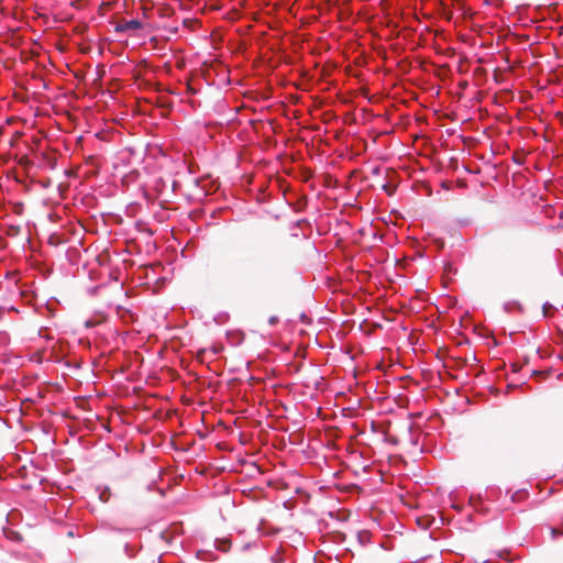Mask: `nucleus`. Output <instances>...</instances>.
<instances>
[{"mask_svg":"<svg viewBox=\"0 0 563 563\" xmlns=\"http://www.w3.org/2000/svg\"><path fill=\"white\" fill-rule=\"evenodd\" d=\"M230 545H231L230 541L222 540V541H220V544H219L218 548H219V550L225 552V551H228L230 549Z\"/></svg>","mask_w":563,"mask_h":563,"instance_id":"2","label":"nucleus"},{"mask_svg":"<svg viewBox=\"0 0 563 563\" xmlns=\"http://www.w3.org/2000/svg\"><path fill=\"white\" fill-rule=\"evenodd\" d=\"M532 375L539 376V375H542V373H541V372H538V371H533V372H532Z\"/></svg>","mask_w":563,"mask_h":563,"instance_id":"4","label":"nucleus"},{"mask_svg":"<svg viewBox=\"0 0 563 563\" xmlns=\"http://www.w3.org/2000/svg\"><path fill=\"white\" fill-rule=\"evenodd\" d=\"M277 322H278V318H277V317H275V316H273V317H271V318L268 319V323H269L271 325H275Z\"/></svg>","mask_w":563,"mask_h":563,"instance_id":"3","label":"nucleus"},{"mask_svg":"<svg viewBox=\"0 0 563 563\" xmlns=\"http://www.w3.org/2000/svg\"><path fill=\"white\" fill-rule=\"evenodd\" d=\"M143 29V23L139 20L121 21L114 26L117 33H128Z\"/></svg>","mask_w":563,"mask_h":563,"instance_id":"1","label":"nucleus"},{"mask_svg":"<svg viewBox=\"0 0 563 563\" xmlns=\"http://www.w3.org/2000/svg\"><path fill=\"white\" fill-rule=\"evenodd\" d=\"M512 366H514V371H518L519 369V367L516 364H514Z\"/></svg>","mask_w":563,"mask_h":563,"instance_id":"5","label":"nucleus"}]
</instances>
